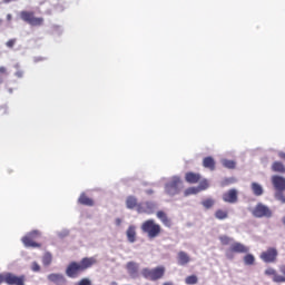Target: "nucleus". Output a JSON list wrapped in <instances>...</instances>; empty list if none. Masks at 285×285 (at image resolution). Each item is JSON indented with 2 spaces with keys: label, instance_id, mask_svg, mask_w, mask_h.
I'll return each instance as SVG.
<instances>
[{
  "label": "nucleus",
  "instance_id": "nucleus-1",
  "mask_svg": "<svg viewBox=\"0 0 285 285\" xmlns=\"http://www.w3.org/2000/svg\"><path fill=\"white\" fill-rule=\"evenodd\" d=\"M95 264H97V258L95 256L83 257L80 262H71L66 268V275L71 279H77L81 273H86V271L92 268Z\"/></svg>",
  "mask_w": 285,
  "mask_h": 285
},
{
  "label": "nucleus",
  "instance_id": "nucleus-2",
  "mask_svg": "<svg viewBox=\"0 0 285 285\" xmlns=\"http://www.w3.org/2000/svg\"><path fill=\"white\" fill-rule=\"evenodd\" d=\"M141 232L147 235L148 239H156L163 233L161 225L157 224L155 219H147L140 226Z\"/></svg>",
  "mask_w": 285,
  "mask_h": 285
},
{
  "label": "nucleus",
  "instance_id": "nucleus-3",
  "mask_svg": "<svg viewBox=\"0 0 285 285\" xmlns=\"http://www.w3.org/2000/svg\"><path fill=\"white\" fill-rule=\"evenodd\" d=\"M181 188H184V183L179 176L171 177V179L165 185V191L170 197L179 195V193H181Z\"/></svg>",
  "mask_w": 285,
  "mask_h": 285
},
{
  "label": "nucleus",
  "instance_id": "nucleus-4",
  "mask_svg": "<svg viewBox=\"0 0 285 285\" xmlns=\"http://www.w3.org/2000/svg\"><path fill=\"white\" fill-rule=\"evenodd\" d=\"M141 275H142V277H145V279H149V282H157V279H161V277H164V275H166V267L158 266L153 269L144 268L141 271Z\"/></svg>",
  "mask_w": 285,
  "mask_h": 285
},
{
  "label": "nucleus",
  "instance_id": "nucleus-5",
  "mask_svg": "<svg viewBox=\"0 0 285 285\" xmlns=\"http://www.w3.org/2000/svg\"><path fill=\"white\" fill-rule=\"evenodd\" d=\"M41 237L39 230H32L21 238L26 248H41V243H37V239Z\"/></svg>",
  "mask_w": 285,
  "mask_h": 285
},
{
  "label": "nucleus",
  "instance_id": "nucleus-6",
  "mask_svg": "<svg viewBox=\"0 0 285 285\" xmlns=\"http://www.w3.org/2000/svg\"><path fill=\"white\" fill-rule=\"evenodd\" d=\"M278 271L282 275L278 274L275 268L268 267L265 269V275H267V277H272V281L275 284H285V264L279 265Z\"/></svg>",
  "mask_w": 285,
  "mask_h": 285
},
{
  "label": "nucleus",
  "instance_id": "nucleus-7",
  "mask_svg": "<svg viewBox=\"0 0 285 285\" xmlns=\"http://www.w3.org/2000/svg\"><path fill=\"white\" fill-rule=\"evenodd\" d=\"M20 19L24 21V23H28L29 26H32L35 28L43 26V18L35 17V11H21Z\"/></svg>",
  "mask_w": 285,
  "mask_h": 285
},
{
  "label": "nucleus",
  "instance_id": "nucleus-8",
  "mask_svg": "<svg viewBox=\"0 0 285 285\" xmlns=\"http://www.w3.org/2000/svg\"><path fill=\"white\" fill-rule=\"evenodd\" d=\"M278 256L279 252L275 247H268L266 250L261 253L259 258L265 264H275Z\"/></svg>",
  "mask_w": 285,
  "mask_h": 285
},
{
  "label": "nucleus",
  "instance_id": "nucleus-9",
  "mask_svg": "<svg viewBox=\"0 0 285 285\" xmlns=\"http://www.w3.org/2000/svg\"><path fill=\"white\" fill-rule=\"evenodd\" d=\"M252 215L254 217L257 218H262V217H273V212L271 210V208H268V206L258 203L255 208L252 210Z\"/></svg>",
  "mask_w": 285,
  "mask_h": 285
},
{
  "label": "nucleus",
  "instance_id": "nucleus-10",
  "mask_svg": "<svg viewBox=\"0 0 285 285\" xmlns=\"http://www.w3.org/2000/svg\"><path fill=\"white\" fill-rule=\"evenodd\" d=\"M6 284L8 285H26V275H16L10 272L7 273Z\"/></svg>",
  "mask_w": 285,
  "mask_h": 285
},
{
  "label": "nucleus",
  "instance_id": "nucleus-11",
  "mask_svg": "<svg viewBox=\"0 0 285 285\" xmlns=\"http://www.w3.org/2000/svg\"><path fill=\"white\" fill-rule=\"evenodd\" d=\"M155 208H157V205L153 202L139 203L137 213L153 215V213H155Z\"/></svg>",
  "mask_w": 285,
  "mask_h": 285
},
{
  "label": "nucleus",
  "instance_id": "nucleus-12",
  "mask_svg": "<svg viewBox=\"0 0 285 285\" xmlns=\"http://www.w3.org/2000/svg\"><path fill=\"white\" fill-rule=\"evenodd\" d=\"M272 184L276 193L285 191V178L283 176H279V175L272 176Z\"/></svg>",
  "mask_w": 285,
  "mask_h": 285
},
{
  "label": "nucleus",
  "instance_id": "nucleus-13",
  "mask_svg": "<svg viewBox=\"0 0 285 285\" xmlns=\"http://www.w3.org/2000/svg\"><path fill=\"white\" fill-rule=\"evenodd\" d=\"M238 199L237 189H229L223 194V202L226 204H237Z\"/></svg>",
  "mask_w": 285,
  "mask_h": 285
},
{
  "label": "nucleus",
  "instance_id": "nucleus-14",
  "mask_svg": "<svg viewBox=\"0 0 285 285\" xmlns=\"http://www.w3.org/2000/svg\"><path fill=\"white\" fill-rule=\"evenodd\" d=\"M191 258L190 255H188V253L180 250L177 254V264L178 266H188V264H190Z\"/></svg>",
  "mask_w": 285,
  "mask_h": 285
},
{
  "label": "nucleus",
  "instance_id": "nucleus-15",
  "mask_svg": "<svg viewBox=\"0 0 285 285\" xmlns=\"http://www.w3.org/2000/svg\"><path fill=\"white\" fill-rule=\"evenodd\" d=\"M49 282H52L56 285H66L67 284V279L66 276H63V274H49L47 276Z\"/></svg>",
  "mask_w": 285,
  "mask_h": 285
},
{
  "label": "nucleus",
  "instance_id": "nucleus-16",
  "mask_svg": "<svg viewBox=\"0 0 285 285\" xmlns=\"http://www.w3.org/2000/svg\"><path fill=\"white\" fill-rule=\"evenodd\" d=\"M248 247H246L244 244L233 243L229 249L227 250L226 255L228 257L229 253H248Z\"/></svg>",
  "mask_w": 285,
  "mask_h": 285
},
{
  "label": "nucleus",
  "instance_id": "nucleus-17",
  "mask_svg": "<svg viewBox=\"0 0 285 285\" xmlns=\"http://www.w3.org/2000/svg\"><path fill=\"white\" fill-rule=\"evenodd\" d=\"M200 180H202L200 174L193 173V171L185 174V181H187V184H199Z\"/></svg>",
  "mask_w": 285,
  "mask_h": 285
},
{
  "label": "nucleus",
  "instance_id": "nucleus-18",
  "mask_svg": "<svg viewBox=\"0 0 285 285\" xmlns=\"http://www.w3.org/2000/svg\"><path fill=\"white\" fill-rule=\"evenodd\" d=\"M126 234L130 244H135V242H137V227H135V225L129 226Z\"/></svg>",
  "mask_w": 285,
  "mask_h": 285
},
{
  "label": "nucleus",
  "instance_id": "nucleus-19",
  "mask_svg": "<svg viewBox=\"0 0 285 285\" xmlns=\"http://www.w3.org/2000/svg\"><path fill=\"white\" fill-rule=\"evenodd\" d=\"M78 204H80L81 206H95V200H92V198L88 197V195H86V193L80 194L79 198H78Z\"/></svg>",
  "mask_w": 285,
  "mask_h": 285
},
{
  "label": "nucleus",
  "instance_id": "nucleus-20",
  "mask_svg": "<svg viewBox=\"0 0 285 285\" xmlns=\"http://www.w3.org/2000/svg\"><path fill=\"white\" fill-rule=\"evenodd\" d=\"M126 269L130 277H135L139 273V265L135 262H129L126 265Z\"/></svg>",
  "mask_w": 285,
  "mask_h": 285
},
{
  "label": "nucleus",
  "instance_id": "nucleus-21",
  "mask_svg": "<svg viewBox=\"0 0 285 285\" xmlns=\"http://www.w3.org/2000/svg\"><path fill=\"white\" fill-rule=\"evenodd\" d=\"M273 173H279L281 175H285V165L284 163L276 160L272 164Z\"/></svg>",
  "mask_w": 285,
  "mask_h": 285
},
{
  "label": "nucleus",
  "instance_id": "nucleus-22",
  "mask_svg": "<svg viewBox=\"0 0 285 285\" xmlns=\"http://www.w3.org/2000/svg\"><path fill=\"white\" fill-rule=\"evenodd\" d=\"M126 206L129 210H134V208H138L139 203L137 202V197L128 196L126 199Z\"/></svg>",
  "mask_w": 285,
  "mask_h": 285
},
{
  "label": "nucleus",
  "instance_id": "nucleus-23",
  "mask_svg": "<svg viewBox=\"0 0 285 285\" xmlns=\"http://www.w3.org/2000/svg\"><path fill=\"white\" fill-rule=\"evenodd\" d=\"M214 216L216 219L224 222V219H228V209L218 208L215 210Z\"/></svg>",
  "mask_w": 285,
  "mask_h": 285
},
{
  "label": "nucleus",
  "instance_id": "nucleus-24",
  "mask_svg": "<svg viewBox=\"0 0 285 285\" xmlns=\"http://www.w3.org/2000/svg\"><path fill=\"white\" fill-rule=\"evenodd\" d=\"M156 215H157V218L160 219L161 224H164V226H167L168 228H170L171 223H170V218H168V215H166L161 210L157 212Z\"/></svg>",
  "mask_w": 285,
  "mask_h": 285
},
{
  "label": "nucleus",
  "instance_id": "nucleus-25",
  "mask_svg": "<svg viewBox=\"0 0 285 285\" xmlns=\"http://www.w3.org/2000/svg\"><path fill=\"white\" fill-rule=\"evenodd\" d=\"M204 168H208V170H215V158L208 156L203 159Z\"/></svg>",
  "mask_w": 285,
  "mask_h": 285
},
{
  "label": "nucleus",
  "instance_id": "nucleus-26",
  "mask_svg": "<svg viewBox=\"0 0 285 285\" xmlns=\"http://www.w3.org/2000/svg\"><path fill=\"white\" fill-rule=\"evenodd\" d=\"M252 190L256 197H262V195H264V188L257 183H252Z\"/></svg>",
  "mask_w": 285,
  "mask_h": 285
},
{
  "label": "nucleus",
  "instance_id": "nucleus-27",
  "mask_svg": "<svg viewBox=\"0 0 285 285\" xmlns=\"http://www.w3.org/2000/svg\"><path fill=\"white\" fill-rule=\"evenodd\" d=\"M202 206H204V208L206 210H210V208H213L215 206V199L214 198H205L202 200Z\"/></svg>",
  "mask_w": 285,
  "mask_h": 285
},
{
  "label": "nucleus",
  "instance_id": "nucleus-28",
  "mask_svg": "<svg viewBox=\"0 0 285 285\" xmlns=\"http://www.w3.org/2000/svg\"><path fill=\"white\" fill-rule=\"evenodd\" d=\"M42 264L43 266H50V264H52V254H50V252L45 253Z\"/></svg>",
  "mask_w": 285,
  "mask_h": 285
},
{
  "label": "nucleus",
  "instance_id": "nucleus-29",
  "mask_svg": "<svg viewBox=\"0 0 285 285\" xmlns=\"http://www.w3.org/2000/svg\"><path fill=\"white\" fill-rule=\"evenodd\" d=\"M244 264L246 266H253L255 264V256L253 254H247L244 256Z\"/></svg>",
  "mask_w": 285,
  "mask_h": 285
},
{
  "label": "nucleus",
  "instance_id": "nucleus-30",
  "mask_svg": "<svg viewBox=\"0 0 285 285\" xmlns=\"http://www.w3.org/2000/svg\"><path fill=\"white\" fill-rule=\"evenodd\" d=\"M222 164L224 168H229V170L235 169V166H237V164L234 160H228V159H224Z\"/></svg>",
  "mask_w": 285,
  "mask_h": 285
},
{
  "label": "nucleus",
  "instance_id": "nucleus-31",
  "mask_svg": "<svg viewBox=\"0 0 285 285\" xmlns=\"http://www.w3.org/2000/svg\"><path fill=\"white\" fill-rule=\"evenodd\" d=\"M210 185L208 184L207 179L200 180L199 185L196 187L198 189V193H202V190H208V187Z\"/></svg>",
  "mask_w": 285,
  "mask_h": 285
},
{
  "label": "nucleus",
  "instance_id": "nucleus-32",
  "mask_svg": "<svg viewBox=\"0 0 285 285\" xmlns=\"http://www.w3.org/2000/svg\"><path fill=\"white\" fill-rule=\"evenodd\" d=\"M199 193V189L197 187H188L184 191V197H189V195H197Z\"/></svg>",
  "mask_w": 285,
  "mask_h": 285
},
{
  "label": "nucleus",
  "instance_id": "nucleus-33",
  "mask_svg": "<svg viewBox=\"0 0 285 285\" xmlns=\"http://www.w3.org/2000/svg\"><path fill=\"white\" fill-rule=\"evenodd\" d=\"M198 282H199V278H197L196 275H190L185 278V284L187 285H194V284H197Z\"/></svg>",
  "mask_w": 285,
  "mask_h": 285
},
{
  "label": "nucleus",
  "instance_id": "nucleus-34",
  "mask_svg": "<svg viewBox=\"0 0 285 285\" xmlns=\"http://www.w3.org/2000/svg\"><path fill=\"white\" fill-rule=\"evenodd\" d=\"M219 242L223 246H228L233 242V238L228 236H219Z\"/></svg>",
  "mask_w": 285,
  "mask_h": 285
},
{
  "label": "nucleus",
  "instance_id": "nucleus-35",
  "mask_svg": "<svg viewBox=\"0 0 285 285\" xmlns=\"http://www.w3.org/2000/svg\"><path fill=\"white\" fill-rule=\"evenodd\" d=\"M275 199H277V202H281V204H285L284 191H276L275 193Z\"/></svg>",
  "mask_w": 285,
  "mask_h": 285
},
{
  "label": "nucleus",
  "instance_id": "nucleus-36",
  "mask_svg": "<svg viewBox=\"0 0 285 285\" xmlns=\"http://www.w3.org/2000/svg\"><path fill=\"white\" fill-rule=\"evenodd\" d=\"M76 285H94L90 278H82Z\"/></svg>",
  "mask_w": 285,
  "mask_h": 285
},
{
  "label": "nucleus",
  "instance_id": "nucleus-37",
  "mask_svg": "<svg viewBox=\"0 0 285 285\" xmlns=\"http://www.w3.org/2000/svg\"><path fill=\"white\" fill-rule=\"evenodd\" d=\"M31 271H33V273H39L41 271V266H39V263L33 262L31 264Z\"/></svg>",
  "mask_w": 285,
  "mask_h": 285
},
{
  "label": "nucleus",
  "instance_id": "nucleus-38",
  "mask_svg": "<svg viewBox=\"0 0 285 285\" xmlns=\"http://www.w3.org/2000/svg\"><path fill=\"white\" fill-rule=\"evenodd\" d=\"M14 43H17V39H10L7 41L6 46L7 48H14Z\"/></svg>",
  "mask_w": 285,
  "mask_h": 285
},
{
  "label": "nucleus",
  "instance_id": "nucleus-39",
  "mask_svg": "<svg viewBox=\"0 0 285 285\" xmlns=\"http://www.w3.org/2000/svg\"><path fill=\"white\" fill-rule=\"evenodd\" d=\"M8 277V273L0 274V284H6V278Z\"/></svg>",
  "mask_w": 285,
  "mask_h": 285
},
{
  "label": "nucleus",
  "instance_id": "nucleus-40",
  "mask_svg": "<svg viewBox=\"0 0 285 285\" xmlns=\"http://www.w3.org/2000/svg\"><path fill=\"white\" fill-rule=\"evenodd\" d=\"M0 75H8V69L6 67H0Z\"/></svg>",
  "mask_w": 285,
  "mask_h": 285
},
{
  "label": "nucleus",
  "instance_id": "nucleus-41",
  "mask_svg": "<svg viewBox=\"0 0 285 285\" xmlns=\"http://www.w3.org/2000/svg\"><path fill=\"white\" fill-rule=\"evenodd\" d=\"M14 75L18 77V79H21V77H23V71L18 70Z\"/></svg>",
  "mask_w": 285,
  "mask_h": 285
},
{
  "label": "nucleus",
  "instance_id": "nucleus-42",
  "mask_svg": "<svg viewBox=\"0 0 285 285\" xmlns=\"http://www.w3.org/2000/svg\"><path fill=\"white\" fill-rule=\"evenodd\" d=\"M278 158L283 159V161H285V153L284 151H278Z\"/></svg>",
  "mask_w": 285,
  "mask_h": 285
},
{
  "label": "nucleus",
  "instance_id": "nucleus-43",
  "mask_svg": "<svg viewBox=\"0 0 285 285\" xmlns=\"http://www.w3.org/2000/svg\"><path fill=\"white\" fill-rule=\"evenodd\" d=\"M115 223H116V226H121V218H116Z\"/></svg>",
  "mask_w": 285,
  "mask_h": 285
},
{
  "label": "nucleus",
  "instance_id": "nucleus-44",
  "mask_svg": "<svg viewBox=\"0 0 285 285\" xmlns=\"http://www.w3.org/2000/svg\"><path fill=\"white\" fill-rule=\"evenodd\" d=\"M7 21H12V14L10 13L7 14Z\"/></svg>",
  "mask_w": 285,
  "mask_h": 285
},
{
  "label": "nucleus",
  "instance_id": "nucleus-45",
  "mask_svg": "<svg viewBox=\"0 0 285 285\" xmlns=\"http://www.w3.org/2000/svg\"><path fill=\"white\" fill-rule=\"evenodd\" d=\"M12 1H17V0H3V3H12Z\"/></svg>",
  "mask_w": 285,
  "mask_h": 285
},
{
  "label": "nucleus",
  "instance_id": "nucleus-46",
  "mask_svg": "<svg viewBox=\"0 0 285 285\" xmlns=\"http://www.w3.org/2000/svg\"><path fill=\"white\" fill-rule=\"evenodd\" d=\"M163 285H173V283L171 282H166Z\"/></svg>",
  "mask_w": 285,
  "mask_h": 285
},
{
  "label": "nucleus",
  "instance_id": "nucleus-47",
  "mask_svg": "<svg viewBox=\"0 0 285 285\" xmlns=\"http://www.w3.org/2000/svg\"><path fill=\"white\" fill-rule=\"evenodd\" d=\"M110 285H119L117 282H111Z\"/></svg>",
  "mask_w": 285,
  "mask_h": 285
},
{
  "label": "nucleus",
  "instance_id": "nucleus-48",
  "mask_svg": "<svg viewBox=\"0 0 285 285\" xmlns=\"http://www.w3.org/2000/svg\"><path fill=\"white\" fill-rule=\"evenodd\" d=\"M148 193H149V195H150V194H153V190H150V191H148Z\"/></svg>",
  "mask_w": 285,
  "mask_h": 285
}]
</instances>
